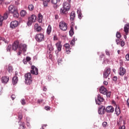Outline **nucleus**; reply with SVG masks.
Wrapping results in <instances>:
<instances>
[{"mask_svg": "<svg viewBox=\"0 0 129 129\" xmlns=\"http://www.w3.org/2000/svg\"><path fill=\"white\" fill-rule=\"evenodd\" d=\"M111 72V70L110 68L107 67L106 68L105 70H104V72L103 73V77L104 78H107L108 76H109V75L110 74V73Z\"/></svg>", "mask_w": 129, "mask_h": 129, "instance_id": "nucleus-5", "label": "nucleus"}, {"mask_svg": "<svg viewBox=\"0 0 129 129\" xmlns=\"http://www.w3.org/2000/svg\"><path fill=\"white\" fill-rule=\"evenodd\" d=\"M121 47H123V46H124V41H121Z\"/></svg>", "mask_w": 129, "mask_h": 129, "instance_id": "nucleus-54", "label": "nucleus"}, {"mask_svg": "<svg viewBox=\"0 0 129 129\" xmlns=\"http://www.w3.org/2000/svg\"><path fill=\"white\" fill-rule=\"evenodd\" d=\"M106 111L108 113L113 112L114 111V108L111 106H109L106 107Z\"/></svg>", "mask_w": 129, "mask_h": 129, "instance_id": "nucleus-14", "label": "nucleus"}, {"mask_svg": "<svg viewBox=\"0 0 129 129\" xmlns=\"http://www.w3.org/2000/svg\"><path fill=\"white\" fill-rule=\"evenodd\" d=\"M0 41H3L5 43H8V41L6 40V39L0 36Z\"/></svg>", "mask_w": 129, "mask_h": 129, "instance_id": "nucleus-43", "label": "nucleus"}, {"mask_svg": "<svg viewBox=\"0 0 129 129\" xmlns=\"http://www.w3.org/2000/svg\"><path fill=\"white\" fill-rule=\"evenodd\" d=\"M55 20H58V19H59V16H58L57 15H56L55 16Z\"/></svg>", "mask_w": 129, "mask_h": 129, "instance_id": "nucleus-59", "label": "nucleus"}, {"mask_svg": "<svg viewBox=\"0 0 129 129\" xmlns=\"http://www.w3.org/2000/svg\"><path fill=\"white\" fill-rule=\"evenodd\" d=\"M23 118V114H22V112H19L18 113V119L19 120H21Z\"/></svg>", "mask_w": 129, "mask_h": 129, "instance_id": "nucleus-34", "label": "nucleus"}, {"mask_svg": "<svg viewBox=\"0 0 129 129\" xmlns=\"http://www.w3.org/2000/svg\"><path fill=\"white\" fill-rule=\"evenodd\" d=\"M60 1L61 0H51V4H52V5H54L53 8L55 9V10L58 8V5H57V4H58V3H60Z\"/></svg>", "mask_w": 129, "mask_h": 129, "instance_id": "nucleus-12", "label": "nucleus"}, {"mask_svg": "<svg viewBox=\"0 0 129 129\" xmlns=\"http://www.w3.org/2000/svg\"><path fill=\"white\" fill-rule=\"evenodd\" d=\"M43 101H44V100H43V99H38V100H37V103H42V102H43Z\"/></svg>", "mask_w": 129, "mask_h": 129, "instance_id": "nucleus-47", "label": "nucleus"}, {"mask_svg": "<svg viewBox=\"0 0 129 129\" xmlns=\"http://www.w3.org/2000/svg\"><path fill=\"white\" fill-rule=\"evenodd\" d=\"M44 109L45 110H50V109H51V107L47 106L44 107Z\"/></svg>", "mask_w": 129, "mask_h": 129, "instance_id": "nucleus-46", "label": "nucleus"}, {"mask_svg": "<svg viewBox=\"0 0 129 129\" xmlns=\"http://www.w3.org/2000/svg\"><path fill=\"white\" fill-rule=\"evenodd\" d=\"M37 20V16L35 15H32L30 17L28 18V21L27 23L28 26H31L33 23H35Z\"/></svg>", "mask_w": 129, "mask_h": 129, "instance_id": "nucleus-3", "label": "nucleus"}, {"mask_svg": "<svg viewBox=\"0 0 129 129\" xmlns=\"http://www.w3.org/2000/svg\"><path fill=\"white\" fill-rule=\"evenodd\" d=\"M21 49L23 51V52H26L27 51V45L23 44L21 46Z\"/></svg>", "mask_w": 129, "mask_h": 129, "instance_id": "nucleus-29", "label": "nucleus"}, {"mask_svg": "<svg viewBox=\"0 0 129 129\" xmlns=\"http://www.w3.org/2000/svg\"><path fill=\"white\" fill-rule=\"evenodd\" d=\"M128 30H129V24L127 23V24L125 25L124 27V31L125 32L126 35H127V33H128Z\"/></svg>", "mask_w": 129, "mask_h": 129, "instance_id": "nucleus-23", "label": "nucleus"}, {"mask_svg": "<svg viewBox=\"0 0 129 129\" xmlns=\"http://www.w3.org/2000/svg\"><path fill=\"white\" fill-rule=\"evenodd\" d=\"M23 62H24V64H27V61H26V60L24 59Z\"/></svg>", "mask_w": 129, "mask_h": 129, "instance_id": "nucleus-62", "label": "nucleus"}, {"mask_svg": "<svg viewBox=\"0 0 129 129\" xmlns=\"http://www.w3.org/2000/svg\"><path fill=\"white\" fill-rule=\"evenodd\" d=\"M22 50H21V49H20L19 50V51H18V55H21V54H22Z\"/></svg>", "mask_w": 129, "mask_h": 129, "instance_id": "nucleus-55", "label": "nucleus"}, {"mask_svg": "<svg viewBox=\"0 0 129 129\" xmlns=\"http://www.w3.org/2000/svg\"><path fill=\"white\" fill-rule=\"evenodd\" d=\"M51 32H52V27L51 26V25H49L48 26L47 29V33L48 34V35H50Z\"/></svg>", "mask_w": 129, "mask_h": 129, "instance_id": "nucleus-30", "label": "nucleus"}, {"mask_svg": "<svg viewBox=\"0 0 129 129\" xmlns=\"http://www.w3.org/2000/svg\"><path fill=\"white\" fill-rule=\"evenodd\" d=\"M9 78L7 76L3 77L2 78V81L3 83H8L9 82Z\"/></svg>", "mask_w": 129, "mask_h": 129, "instance_id": "nucleus-21", "label": "nucleus"}, {"mask_svg": "<svg viewBox=\"0 0 129 129\" xmlns=\"http://www.w3.org/2000/svg\"><path fill=\"white\" fill-rule=\"evenodd\" d=\"M21 103H22V104L23 105H25V104H26V100L23 99L21 100Z\"/></svg>", "mask_w": 129, "mask_h": 129, "instance_id": "nucleus-45", "label": "nucleus"}, {"mask_svg": "<svg viewBox=\"0 0 129 129\" xmlns=\"http://www.w3.org/2000/svg\"><path fill=\"white\" fill-rule=\"evenodd\" d=\"M75 17H76L75 12L74 11L72 12L70 15L71 21H74V19H75Z\"/></svg>", "mask_w": 129, "mask_h": 129, "instance_id": "nucleus-24", "label": "nucleus"}, {"mask_svg": "<svg viewBox=\"0 0 129 129\" xmlns=\"http://www.w3.org/2000/svg\"><path fill=\"white\" fill-rule=\"evenodd\" d=\"M10 14H13L14 18H19L18 10L13 5H10L8 8Z\"/></svg>", "mask_w": 129, "mask_h": 129, "instance_id": "nucleus-1", "label": "nucleus"}, {"mask_svg": "<svg viewBox=\"0 0 129 129\" xmlns=\"http://www.w3.org/2000/svg\"><path fill=\"white\" fill-rule=\"evenodd\" d=\"M19 81V79L18 78V77H13L12 79V83L13 85H16L17 83H18V82Z\"/></svg>", "mask_w": 129, "mask_h": 129, "instance_id": "nucleus-22", "label": "nucleus"}, {"mask_svg": "<svg viewBox=\"0 0 129 129\" xmlns=\"http://www.w3.org/2000/svg\"><path fill=\"white\" fill-rule=\"evenodd\" d=\"M43 20V16L41 15L40 13H39L38 15V21L39 23H42V21Z\"/></svg>", "mask_w": 129, "mask_h": 129, "instance_id": "nucleus-27", "label": "nucleus"}, {"mask_svg": "<svg viewBox=\"0 0 129 129\" xmlns=\"http://www.w3.org/2000/svg\"><path fill=\"white\" fill-rule=\"evenodd\" d=\"M7 70L9 73L12 72V71H13V67H12L11 64H9L8 66Z\"/></svg>", "mask_w": 129, "mask_h": 129, "instance_id": "nucleus-32", "label": "nucleus"}, {"mask_svg": "<svg viewBox=\"0 0 129 129\" xmlns=\"http://www.w3.org/2000/svg\"><path fill=\"white\" fill-rule=\"evenodd\" d=\"M47 48L49 51H53L54 50V47H53V46L51 44H49L47 46Z\"/></svg>", "mask_w": 129, "mask_h": 129, "instance_id": "nucleus-33", "label": "nucleus"}, {"mask_svg": "<svg viewBox=\"0 0 129 129\" xmlns=\"http://www.w3.org/2000/svg\"><path fill=\"white\" fill-rule=\"evenodd\" d=\"M34 29L36 32H41L42 30V27L41 26H39V24H35Z\"/></svg>", "mask_w": 129, "mask_h": 129, "instance_id": "nucleus-18", "label": "nucleus"}, {"mask_svg": "<svg viewBox=\"0 0 129 129\" xmlns=\"http://www.w3.org/2000/svg\"><path fill=\"white\" fill-rule=\"evenodd\" d=\"M99 91L100 93L105 95V94L107 93V90H106V88H105L104 87L102 86L100 88Z\"/></svg>", "mask_w": 129, "mask_h": 129, "instance_id": "nucleus-13", "label": "nucleus"}, {"mask_svg": "<svg viewBox=\"0 0 129 129\" xmlns=\"http://www.w3.org/2000/svg\"><path fill=\"white\" fill-rule=\"evenodd\" d=\"M31 70L30 71L31 74L34 75H38L39 74V71L38 68H36L34 66H31Z\"/></svg>", "mask_w": 129, "mask_h": 129, "instance_id": "nucleus-7", "label": "nucleus"}, {"mask_svg": "<svg viewBox=\"0 0 129 129\" xmlns=\"http://www.w3.org/2000/svg\"><path fill=\"white\" fill-rule=\"evenodd\" d=\"M104 101V99L103 98L101 97L99 94L97 96V99L96 100V104H98V105H101V102H103Z\"/></svg>", "mask_w": 129, "mask_h": 129, "instance_id": "nucleus-8", "label": "nucleus"}, {"mask_svg": "<svg viewBox=\"0 0 129 129\" xmlns=\"http://www.w3.org/2000/svg\"><path fill=\"white\" fill-rule=\"evenodd\" d=\"M79 19H81V14H79Z\"/></svg>", "mask_w": 129, "mask_h": 129, "instance_id": "nucleus-63", "label": "nucleus"}, {"mask_svg": "<svg viewBox=\"0 0 129 129\" xmlns=\"http://www.w3.org/2000/svg\"><path fill=\"white\" fill-rule=\"evenodd\" d=\"M2 93H3V92H2V90H0V95H2Z\"/></svg>", "mask_w": 129, "mask_h": 129, "instance_id": "nucleus-64", "label": "nucleus"}, {"mask_svg": "<svg viewBox=\"0 0 129 129\" xmlns=\"http://www.w3.org/2000/svg\"><path fill=\"white\" fill-rule=\"evenodd\" d=\"M19 45H20V44L19 43V41H15L12 46L13 50H14V51H16L17 49L19 48Z\"/></svg>", "mask_w": 129, "mask_h": 129, "instance_id": "nucleus-11", "label": "nucleus"}, {"mask_svg": "<svg viewBox=\"0 0 129 129\" xmlns=\"http://www.w3.org/2000/svg\"><path fill=\"white\" fill-rule=\"evenodd\" d=\"M27 15V12L25 10H22L20 12V15L21 17H25Z\"/></svg>", "mask_w": 129, "mask_h": 129, "instance_id": "nucleus-31", "label": "nucleus"}, {"mask_svg": "<svg viewBox=\"0 0 129 129\" xmlns=\"http://www.w3.org/2000/svg\"><path fill=\"white\" fill-rule=\"evenodd\" d=\"M64 47L66 48L67 53L69 54L70 53V44L66 43L64 44Z\"/></svg>", "mask_w": 129, "mask_h": 129, "instance_id": "nucleus-19", "label": "nucleus"}, {"mask_svg": "<svg viewBox=\"0 0 129 129\" xmlns=\"http://www.w3.org/2000/svg\"><path fill=\"white\" fill-rule=\"evenodd\" d=\"M68 11L69 10H67L63 7L60 10V14H61V15H67V14H68Z\"/></svg>", "mask_w": 129, "mask_h": 129, "instance_id": "nucleus-16", "label": "nucleus"}, {"mask_svg": "<svg viewBox=\"0 0 129 129\" xmlns=\"http://www.w3.org/2000/svg\"><path fill=\"white\" fill-rule=\"evenodd\" d=\"M4 21V18L3 16L0 14V26H3V22Z\"/></svg>", "mask_w": 129, "mask_h": 129, "instance_id": "nucleus-37", "label": "nucleus"}, {"mask_svg": "<svg viewBox=\"0 0 129 129\" xmlns=\"http://www.w3.org/2000/svg\"><path fill=\"white\" fill-rule=\"evenodd\" d=\"M119 75L123 76L125 74V69L123 67H121L119 69Z\"/></svg>", "mask_w": 129, "mask_h": 129, "instance_id": "nucleus-17", "label": "nucleus"}, {"mask_svg": "<svg viewBox=\"0 0 129 129\" xmlns=\"http://www.w3.org/2000/svg\"><path fill=\"white\" fill-rule=\"evenodd\" d=\"M43 91H47V88L44 87L43 89Z\"/></svg>", "mask_w": 129, "mask_h": 129, "instance_id": "nucleus-61", "label": "nucleus"}, {"mask_svg": "<svg viewBox=\"0 0 129 129\" xmlns=\"http://www.w3.org/2000/svg\"><path fill=\"white\" fill-rule=\"evenodd\" d=\"M75 41H76V40H75V38L71 41V45H72V46H74V45H75Z\"/></svg>", "mask_w": 129, "mask_h": 129, "instance_id": "nucleus-40", "label": "nucleus"}, {"mask_svg": "<svg viewBox=\"0 0 129 129\" xmlns=\"http://www.w3.org/2000/svg\"><path fill=\"white\" fill-rule=\"evenodd\" d=\"M12 49V45H9L7 47V50L8 52H10Z\"/></svg>", "mask_w": 129, "mask_h": 129, "instance_id": "nucleus-41", "label": "nucleus"}, {"mask_svg": "<svg viewBox=\"0 0 129 129\" xmlns=\"http://www.w3.org/2000/svg\"><path fill=\"white\" fill-rule=\"evenodd\" d=\"M106 55H107L108 56H109V55H110L109 52V51H106Z\"/></svg>", "mask_w": 129, "mask_h": 129, "instance_id": "nucleus-60", "label": "nucleus"}, {"mask_svg": "<svg viewBox=\"0 0 129 129\" xmlns=\"http://www.w3.org/2000/svg\"><path fill=\"white\" fill-rule=\"evenodd\" d=\"M19 26V22L18 21H13L10 23V27L12 29H15V28H17Z\"/></svg>", "mask_w": 129, "mask_h": 129, "instance_id": "nucleus-9", "label": "nucleus"}, {"mask_svg": "<svg viewBox=\"0 0 129 129\" xmlns=\"http://www.w3.org/2000/svg\"><path fill=\"white\" fill-rule=\"evenodd\" d=\"M119 129H125V126L122 125V126L120 127Z\"/></svg>", "mask_w": 129, "mask_h": 129, "instance_id": "nucleus-56", "label": "nucleus"}, {"mask_svg": "<svg viewBox=\"0 0 129 129\" xmlns=\"http://www.w3.org/2000/svg\"><path fill=\"white\" fill-rule=\"evenodd\" d=\"M5 3V0H0V5H3Z\"/></svg>", "mask_w": 129, "mask_h": 129, "instance_id": "nucleus-57", "label": "nucleus"}, {"mask_svg": "<svg viewBox=\"0 0 129 129\" xmlns=\"http://www.w3.org/2000/svg\"><path fill=\"white\" fill-rule=\"evenodd\" d=\"M28 9L29 11H33L34 10V6L33 5H30L28 6Z\"/></svg>", "mask_w": 129, "mask_h": 129, "instance_id": "nucleus-38", "label": "nucleus"}, {"mask_svg": "<svg viewBox=\"0 0 129 129\" xmlns=\"http://www.w3.org/2000/svg\"><path fill=\"white\" fill-rule=\"evenodd\" d=\"M11 98L12 99V100H15V98H16V95H12L11 96Z\"/></svg>", "mask_w": 129, "mask_h": 129, "instance_id": "nucleus-52", "label": "nucleus"}, {"mask_svg": "<svg viewBox=\"0 0 129 129\" xmlns=\"http://www.w3.org/2000/svg\"><path fill=\"white\" fill-rule=\"evenodd\" d=\"M59 27L60 30L62 31H67L68 28L67 23H65L64 21H61L59 23Z\"/></svg>", "mask_w": 129, "mask_h": 129, "instance_id": "nucleus-4", "label": "nucleus"}, {"mask_svg": "<svg viewBox=\"0 0 129 129\" xmlns=\"http://www.w3.org/2000/svg\"><path fill=\"white\" fill-rule=\"evenodd\" d=\"M102 126L103 127H106L107 126V122H103L102 123Z\"/></svg>", "mask_w": 129, "mask_h": 129, "instance_id": "nucleus-44", "label": "nucleus"}, {"mask_svg": "<svg viewBox=\"0 0 129 129\" xmlns=\"http://www.w3.org/2000/svg\"><path fill=\"white\" fill-rule=\"evenodd\" d=\"M19 129H25V123L23 122L20 124Z\"/></svg>", "mask_w": 129, "mask_h": 129, "instance_id": "nucleus-36", "label": "nucleus"}, {"mask_svg": "<svg viewBox=\"0 0 129 129\" xmlns=\"http://www.w3.org/2000/svg\"><path fill=\"white\" fill-rule=\"evenodd\" d=\"M53 40L54 41H57V40H58V37H57V36H53Z\"/></svg>", "mask_w": 129, "mask_h": 129, "instance_id": "nucleus-53", "label": "nucleus"}, {"mask_svg": "<svg viewBox=\"0 0 129 129\" xmlns=\"http://www.w3.org/2000/svg\"><path fill=\"white\" fill-rule=\"evenodd\" d=\"M113 81H116L117 80V77L114 76L113 77Z\"/></svg>", "mask_w": 129, "mask_h": 129, "instance_id": "nucleus-49", "label": "nucleus"}, {"mask_svg": "<svg viewBox=\"0 0 129 129\" xmlns=\"http://www.w3.org/2000/svg\"><path fill=\"white\" fill-rule=\"evenodd\" d=\"M56 47L58 50V51H59V52H60V51H61V49H62V45H61V42L58 41L57 43H56L55 44Z\"/></svg>", "mask_w": 129, "mask_h": 129, "instance_id": "nucleus-20", "label": "nucleus"}, {"mask_svg": "<svg viewBox=\"0 0 129 129\" xmlns=\"http://www.w3.org/2000/svg\"><path fill=\"white\" fill-rule=\"evenodd\" d=\"M25 79L26 84L27 85H30V84H32V82H33V78H32L31 73H28L25 74Z\"/></svg>", "mask_w": 129, "mask_h": 129, "instance_id": "nucleus-2", "label": "nucleus"}, {"mask_svg": "<svg viewBox=\"0 0 129 129\" xmlns=\"http://www.w3.org/2000/svg\"><path fill=\"white\" fill-rule=\"evenodd\" d=\"M63 8L64 9H67L68 11H69L70 10V4L67 3V2H64L63 4Z\"/></svg>", "mask_w": 129, "mask_h": 129, "instance_id": "nucleus-15", "label": "nucleus"}, {"mask_svg": "<svg viewBox=\"0 0 129 129\" xmlns=\"http://www.w3.org/2000/svg\"><path fill=\"white\" fill-rule=\"evenodd\" d=\"M26 61H27V62L31 61V57H30V56L26 57Z\"/></svg>", "mask_w": 129, "mask_h": 129, "instance_id": "nucleus-51", "label": "nucleus"}, {"mask_svg": "<svg viewBox=\"0 0 129 129\" xmlns=\"http://www.w3.org/2000/svg\"><path fill=\"white\" fill-rule=\"evenodd\" d=\"M105 112V107L104 106H101L99 107L98 113L99 114H104Z\"/></svg>", "mask_w": 129, "mask_h": 129, "instance_id": "nucleus-10", "label": "nucleus"}, {"mask_svg": "<svg viewBox=\"0 0 129 129\" xmlns=\"http://www.w3.org/2000/svg\"><path fill=\"white\" fill-rule=\"evenodd\" d=\"M8 12H6L4 15V16H3V21L4 20H7L8 19Z\"/></svg>", "mask_w": 129, "mask_h": 129, "instance_id": "nucleus-35", "label": "nucleus"}, {"mask_svg": "<svg viewBox=\"0 0 129 129\" xmlns=\"http://www.w3.org/2000/svg\"><path fill=\"white\" fill-rule=\"evenodd\" d=\"M115 111L117 115H119V114H120V109H119V107L116 106V107L115 109Z\"/></svg>", "mask_w": 129, "mask_h": 129, "instance_id": "nucleus-25", "label": "nucleus"}, {"mask_svg": "<svg viewBox=\"0 0 129 129\" xmlns=\"http://www.w3.org/2000/svg\"><path fill=\"white\" fill-rule=\"evenodd\" d=\"M103 84H104V85H107V84H108V83L107 82V81H105L103 82Z\"/></svg>", "mask_w": 129, "mask_h": 129, "instance_id": "nucleus-58", "label": "nucleus"}, {"mask_svg": "<svg viewBox=\"0 0 129 129\" xmlns=\"http://www.w3.org/2000/svg\"><path fill=\"white\" fill-rule=\"evenodd\" d=\"M35 40H36L37 42H38V43L43 42V41H44V34H37L35 36Z\"/></svg>", "mask_w": 129, "mask_h": 129, "instance_id": "nucleus-6", "label": "nucleus"}, {"mask_svg": "<svg viewBox=\"0 0 129 129\" xmlns=\"http://www.w3.org/2000/svg\"><path fill=\"white\" fill-rule=\"evenodd\" d=\"M110 92H107V93L106 94V95H107V97H110Z\"/></svg>", "mask_w": 129, "mask_h": 129, "instance_id": "nucleus-50", "label": "nucleus"}, {"mask_svg": "<svg viewBox=\"0 0 129 129\" xmlns=\"http://www.w3.org/2000/svg\"><path fill=\"white\" fill-rule=\"evenodd\" d=\"M125 59L127 60V61H129V53L126 55Z\"/></svg>", "mask_w": 129, "mask_h": 129, "instance_id": "nucleus-48", "label": "nucleus"}, {"mask_svg": "<svg viewBox=\"0 0 129 129\" xmlns=\"http://www.w3.org/2000/svg\"><path fill=\"white\" fill-rule=\"evenodd\" d=\"M50 3V0H45L43 1V6L44 8H47L48 6V4Z\"/></svg>", "mask_w": 129, "mask_h": 129, "instance_id": "nucleus-28", "label": "nucleus"}, {"mask_svg": "<svg viewBox=\"0 0 129 129\" xmlns=\"http://www.w3.org/2000/svg\"><path fill=\"white\" fill-rule=\"evenodd\" d=\"M121 42V40L119 38H117L116 40V43L117 45H118V44H120V42Z\"/></svg>", "mask_w": 129, "mask_h": 129, "instance_id": "nucleus-42", "label": "nucleus"}, {"mask_svg": "<svg viewBox=\"0 0 129 129\" xmlns=\"http://www.w3.org/2000/svg\"><path fill=\"white\" fill-rule=\"evenodd\" d=\"M69 34H70V36H71V37H72V36H73V35H74V29L73 28V27H72V26H71V29L70 30Z\"/></svg>", "mask_w": 129, "mask_h": 129, "instance_id": "nucleus-26", "label": "nucleus"}, {"mask_svg": "<svg viewBox=\"0 0 129 129\" xmlns=\"http://www.w3.org/2000/svg\"><path fill=\"white\" fill-rule=\"evenodd\" d=\"M116 37H117L118 39H120V38L121 37V34L119 32H117L116 34Z\"/></svg>", "mask_w": 129, "mask_h": 129, "instance_id": "nucleus-39", "label": "nucleus"}]
</instances>
